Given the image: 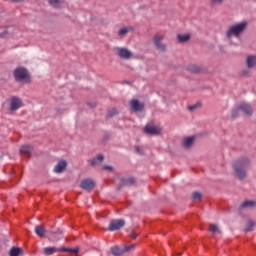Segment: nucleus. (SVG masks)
<instances>
[{"instance_id":"f257e3e1","label":"nucleus","mask_w":256,"mask_h":256,"mask_svg":"<svg viewBox=\"0 0 256 256\" xmlns=\"http://www.w3.org/2000/svg\"><path fill=\"white\" fill-rule=\"evenodd\" d=\"M251 167V158L243 156L236 160L233 164L234 175L238 179H245L247 177V171Z\"/></svg>"},{"instance_id":"f03ea898","label":"nucleus","mask_w":256,"mask_h":256,"mask_svg":"<svg viewBox=\"0 0 256 256\" xmlns=\"http://www.w3.org/2000/svg\"><path fill=\"white\" fill-rule=\"evenodd\" d=\"M249 25V22L242 21L236 24H233L228 28L226 31V37L227 39L231 40L233 37H236V39H239L241 35H243L245 29H247V26Z\"/></svg>"},{"instance_id":"7ed1b4c3","label":"nucleus","mask_w":256,"mask_h":256,"mask_svg":"<svg viewBox=\"0 0 256 256\" xmlns=\"http://www.w3.org/2000/svg\"><path fill=\"white\" fill-rule=\"evenodd\" d=\"M14 77L16 81H21L23 83H29V71H27L24 67H18L14 70Z\"/></svg>"},{"instance_id":"20e7f679","label":"nucleus","mask_w":256,"mask_h":256,"mask_svg":"<svg viewBox=\"0 0 256 256\" xmlns=\"http://www.w3.org/2000/svg\"><path fill=\"white\" fill-rule=\"evenodd\" d=\"M239 111H243V113H245V115H251L253 113V109L251 108V106L247 103H241L238 108L234 109L232 111V117H237V115L239 114Z\"/></svg>"},{"instance_id":"39448f33","label":"nucleus","mask_w":256,"mask_h":256,"mask_svg":"<svg viewBox=\"0 0 256 256\" xmlns=\"http://www.w3.org/2000/svg\"><path fill=\"white\" fill-rule=\"evenodd\" d=\"M163 39H165V35L164 34H161V33H157L154 35V38H153V42H154V45L157 49H159V51H165L166 49V46L165 44H163Z\"/></svg>"},{"instance_id":"423d86ee","label":"nucleus","mask_w":256,"mask_h":256,"mask_svg":"<svg viewBox=\"0 0 256 256\" xmlns=\"http://www.w3.org/2000/svg\"><path fill=\"white\" fill-rule=\"evenodd\" d=\"M144 133L147 135H159L161 133V127L155 126L153 123L147 124L144 128Z\"/></svg>"},{"instance_id":"0eeeda50","label":"nucleus","mask_w":256,"mask_h":256,"mask_svg":"<svg viewBox=\"0 0 256 256\" xmlns=\"http://www.w3.org/2000/svg\"><path fill=\"white\" fill-rule=\"evenodd\" d=\"M116 51V55H118V57H120L121 59H131V55H133L131 53V51H129V49L127 48H115Z\"/></svg>"},{"instance_id":"6e6552de","label":"nucleus","mask_w":256,"mask_h":256,"mask_svg":"<svg viewBox=\"0 0 256 256\" xmlns=\"http://www.w3.org/2000/svg\"><path fill=\"white\" fill-rule=\"evenodd\" d=\"M121 227H125V220H112L109 225V231H118Z\"/></svg>"},{"instance_id":"1a4fd4ad","label":"nucleus","mask_w":256,"mask_h":256,"mask_svg":"<svg viewBox=\"0 0 256 256\" xmlns=\"http://www.w3.org/2000/svg\"><path fill=\"white\" fill-rule=\"evenodd\" d=\"M133 247H135V245L126 246L125 249H121L119 248V246H115L111 248V253L112 255H115V256L123 255V253L127 251H131Z\"/></svg>"},{"instance_id":"9d476101","label":"nucleus","mask_w":256,"mask_h":256,"mask_svg":"<svg viewBox=\"0 0 256 256\" xmlns=\"http://www.w3.org/2000/svg\"><path fill=\"white\" fill-rule=\"evenodd\" d=\"M80 187L85 191H91L92 189L95 188V182L91 179H85L82 180V182L80 183Z\"/></svg>"},{"instance_id":"9b49d317","label":"nucleus","mask_w":256,"mask_h":256,"mask_svg":"<svg viewBox=\"0 0 256 256\" xmlns=\"http://www.w3.org/2000/svg\"><path fill=\"white\" fill-rule=\"evenodd\" d=\"M20 107H23V102L19 98L13 97L11 99L10 110L17 111Z\"/></svg>"},{"instance_id":"f8f14e48","label":"nucleus","mask_w":256,"mask_h":256,"mask_svg":"<svg viewBox=\"0 0 256 256\" xmlns=\"http://www.w3.org/2000/svg\"><path fill=\"white\" fill-rule=\"evenodd\" d=\"M133 30V26H124L119 29L118 36L120 37V39H123V37H127V33H131V31Z\"/></svg>"},{"instance_id":"ddd939ff","label":"nucleus","mask_w":256,"mask_h":256,"mask_svg":"<svg viewBox=\"0 0 256 256\" xmlns=\"http://www.w3.org/2000/svg\"><path fill=\"white\" fill-rule=\"evenodd\" d=\"M67 169V161L61 160L57 163V165L54 167L55 173H63Z\"/></svg>"},{"instance_id":"4468645a","label":"nucleus","mask_w":256,"mask_h":256,"mask_svg":"<svg viewBox=\"0 0 256 256\" xmlns=\"http://www.w3.org/2000/svg\"><path fill=\"white\" fill-rule=\"evenodd\" d=\"M130 106L133 111H142L143 110V103H140L139 100H132L130 101Z\"/></svg>"},{"instance_id":"2eb2a0df","label":"nucleus","mask_w":256,"mask_h":256,"mask_svg":"<svg viewBox=\"0 0 256 256\" xmlns=\"http://www.w3.org/2000/svg\"><path fill=\"white\" fill-rule=\"evenodd\" d=\"M253 207H256V201L253 200H246L241 205L242 209H253Z\"/></svg>"},{"instance_id":"dca6fc26","label":"nucleus","mask_w":256,"mask_h":256,"mask_svg":"<svg viewBox=\"0 0 256 256\" xmlns=\"http://www.w3.org/2000/svg\"><path fill=\"white\" fill-rule=\"evenodd\" d=\"M246 63H247V67H249V69H252V67H255L256 65V55L253 56H248L246 59Z\"/></svg>"},{"instance_id":"f3484780","label":"nucleus","mask_w":256,"mask_h":256,"mask_svg":"<svg viewBox=\"0 0 256 256\" xmlns=\"http://www.w3.org/2000/svg\"><path fill=\"white\" fill-rule=\"evenodd\" d=\"M193 143H195V137H188L186 139H184L183 141V146L186 148V149H189V147H192L193 146Z\"/></svg>"},{"instance_id":"a211bd4d","label":"nucleus","mask_w":256,"mask_h":256,"mask_svg":"<svg viewBox=\"0 0 256 256\" xmlns=\"http://www.w3.org/2000/svg\"><path fill=\"white\" fill-rule=\"evenodd\" d=\"M20 153L21 155H24L25 157H30L31 156V146H22L20 148Z\"/></svg>"},{"instance_id":"6ab92c4d","label":"nucleus","mask_w":256,"mask_h":256,"mask_svg":"<svg viewBox=\"0 0 256 256\" xmlns=\"http://www.w3.org/2000/svg\"><path fill=\"white\" fill-rule=\"evenodd\" d=\"M103 162V155L99 154L96 158L90 160V165L95 167L96 165H100Z\"/></svg>"},{"instance_id":"aec40b11","label":"nucleus","mask_w":256,"mask_h":256,"mask_svg":"<svg viewBox=\"0 0 256 256\" xmlns=\"http://www.w3.org/2000/svg\"><path fill=\"white\" fill-rule=\"evenodd\" d=\"M35 233L36 235H38V237H45V233H47V230H45L43 226H36Z\"/></svg>"},{"instance_id":"412c9836","label":"nucleus","mask_w":256,"mask_h":256,"mask_svg":"<svg viewBox=\"0 0 256 256\" xmlns=\"http://www.w3.org/2000/svg\"><path fill=\"white\" fill-rule=\"evenodd\" d=\"M21 253H23V249L19 248V247H12L9 255L10 256H20Z\"/></svg>"},{"instance_id":"4be33fe9","label":"nucleus","mask_w":256,"mask_h":256,"mask_svg":"<svg viewBox=\"0 0 256 256\" xmlns=\"http://www.w3.org/2000/svg\"><path fill=\"white\" fill-rule=\"evenodd\" d=\"M209 231H210V233H212V235H219L221 233V230L215 224H211L209 226Z\"/></svg>"},{"instance_id":"5701e85b","label":"nucleus","mask_w":256,"mask_h":256,"mask_svg":"<svg viewBox=\"0 0 256 256\" xmlns=\"http://www.w3.org/2000/svg\"><path fill=\"white\" fill-rule=\"evenodd\" d=\"M191 39V36L189 34H179L178 35V41L179 43H187Z\"/></svg>"},{"instance_id":"b1692460","label":"nucleus","mask_w":256,"mask_h":256,"mask_svg":"<svg viewBox=\"0 0 256 256\" xmlns=\"http://www.w3.org/2000/svg\"><path fill=\"white\" fill-rule=\"evenodd\" d=\"M53 241H57L63 237V230L58 229L57 231H52Z\"/></svg>"},{"instance_id":"393cba45","label":"nucleus","mask_w":256,"mask_h":256,"mask_svg":"<svg viewBox=\"0 0 256 256\" xmlns=\"http://www.w3.org/2000/svg\"><path fill=\"white\" fill-rule=\"evenodd\" d=\"M49 3L52 7H55L57 9L61 7V5H63V0H49Z\"/></svg>"},{"instance_id":"a878e982","label":"nucleus","mask_w":256,"mask_h":256,"mask_svg":"<svg viewBox=\"0 0 256 256\" xmlns=\"http://www.w3.org/2000/svg\"><path fill=\"white\" fill-rule=\"evenodd\" d=\"M57 248L55 247H46L44 248L45 255H53L54 253H57Z\"/></svg>"},{"instance_id":"bb28decb","label":"nucleus","mask_w":256,"mask_h":256,"mask_svg":"<svg viewBox=\"0 0 256 256\" xmlns=\"http://www.w3.org/2000/svg\"><path fill=\"white\" fill-rule=\"evenodd\" d=\"M188 70L191 71V73H199V71H201V68H199V66L192 64L190 66H188Z\"/></svg>"},{"instance_id":"cd10ccee","label":"nucleus","mask_w":256,"mask_h":256,"mask_svg":"<svg viewBox=\"0 0 256 256\" xmlns=\"http://www.w3.org/2000/svg\"><path fill=\"white\" fill-rule=\"evenodd\" d=\"M256 224H255V222H253V221H248V223H247V225H246V228H245V232L246 233H249L250 231H252L253 230V227L255 226Z\"/></svg>"},{"instance_id":"c85d7f7f","label":"nucleus","mask_w":256,"mask_h":256,"mask_svg":"<svg viewBox=\"0 0 256 256\" xmlns=\"http://www.w3.org/2000/svg\"><path fill=\"white\" fill-rule=\"evenodd\" d=\"M60 251L64 253H79L78 249H71V248H61Z\"/></svg>"},{"instance_id":"c756f323","label":"nucleus","mask_w":256,"mask_h":256,"mask_svg":"<svg viewBox=\"0 0 256 256\" xmlns=\"http://www.w3.org/2000/svg\"><path fill=\"white\" fill-rule=\"evenodd\" d=\"M192 197H193V199H195L196 201H201V193H199V192H194V193L192 194Z\"/></svg>"},{"instance_id":"7c9ffc66","label":"nucleus","mask_w":256,"mask_h":256,"mask_svg":"<svg viewBox=\"0 0 256 256\" xmlns=\"http://www.w3.org/2000/svg\"><path fill=\"white\" fill-rule=\"evenodd\" d=\"M225 0H211L212 5H221Z\"/></svg>"},{"instance_id":"2f4dec72","label":"nucleus","mask_w":256,"mask_h":256,"mask_svg":"<svg viewBox=\"0 0 256 256\" xmlns=\"http://www.w3.org/2000/svg\"><path fill=\"white\" fill-rule=\"evenodd\" d=\"M135 151H136V153H139V154L143 153V149L139 146L135 147Z\"/></svg>"},{"instance_id":"473e14b6","label":"nucleus","mask_w":256,"mask_h":256,"mask_svg":"<svg viewBox=\"0 0 256 256\" xmlns=\"http://www.w3.org/2000/svg\"><path fill=\"white\" fill-rule=\"evenodd\" d=\"M103 169L105 171H113V167H111V166H104Z\"/></svg>"},{"instance_id":"72a5a7b5","label":"nucleus","mask_w":256,"mask_h":256,"mask_svg":"<svg viewBox=\"0 0 256 256\" xmlns=\"http://www.w3.org/2000/svg\"><path fill=\"white\" fill-rule=\"evenodd\" d=\"M188 109H190V111H195V109H197V105L189 106Z\"/></svg>"},{"instance_id":"f704fd0d","label":"nucleus","mask_w":256,"mask_h":256,"mask_svg":"<svg viewBox=\"0 0 256 256\" xmlns=\"http://www.w3.org/2000/svg\"><path fill=\"white\" fill-rule=\"evenodd\" d=\"M130 237H131L132 239H137V234H136L135 232H132V233L130 234Z\"/></svg>"},{"instance_id":"c9c22d12","label":"nucleus","mask_w":256,"mask_h":256,"mask_svg":"<svg viewBox=\"0 0 256 256\" xmlns=\"http://www.w3.org/2000/svg\"><path fill=\"white\" fill-rule=\"evenodd\" d=\"M7 32H3V33H0V37H5V34H6Z\"/></svg>"},{"instance_id":"e433bc0d","label":"nucleus","mask_w":256,"mask_h":256,"mask_svg":"<svg viewBox=\"0 0 256 256\" xmlns=\"http://www.w3.org/2000/svg\"><path fill=\"white\" fill-rule=\"evenodd\" d=\"M12 1H23V0H12Z\"/></svg>"},{"instance_id":"4c0bfd02","label":"nucleus","mask_w":256,"mask_h":256,"mask_svg":"<svg viewBox=\"0 0 256 256\" xmlns=\"http://www.w3.org/2000/svg\"><path fill=\"white\" fill-rule=\"evenodd\" d=\"M113 111H114V113H117V110L114 109Z\"/></svg>"}]
</instances>
